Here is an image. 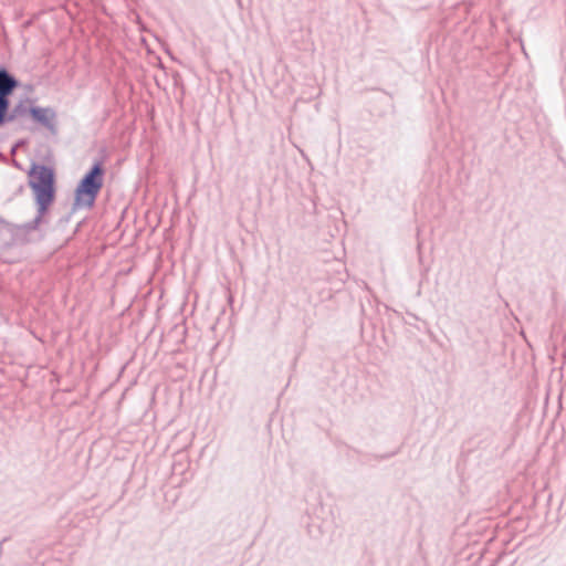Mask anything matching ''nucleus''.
<instances>
[{"mask_svg":"<svg viewBox=\"0 0 566 566\" xmlns=\"http://www.w3.org/2000/svg\"><path fill=\"white\" fill-rule=\"evenodd\" d=\"M106 169L102 159H96L78 180L74 189L72 212L80 209L91 210L104 186Z\"/></svg>","mask_w":566,"mask_h":566,"instance_id":"1","label":"nucleus"},{"mask_svg":"<svg viewBox=\"0 0 566 566\" xmlns=\"http://www.w3.org/2000/svg\"><path fill=\"white\" fill-rule=\"evenodd\" d=\"M29 187L33 196L56 195V175L53 167L32 163L29 170Z\"/></svg>","mask_w":566,"mask_h":566,"instance_id":"2","label":"nucleus"},{"mask_svg":"<svg viewBox=\"0 0 566 566\" xmlns=\"http://www.w3.org/2000/svg\"><path fill=\"white\" fill-rule=\"evenodd\" d=\"M30 118L39 126L45 128L50 135L56 136L59 134L57 113L53 107L31 105Z\"/></svg>","mask_w":566,"mask_h":566,"instance_id":"3","label":"nucleus"},{"mask_svg":"<svg viewBox=\"0 0 566 566\" xmlns=\"http://www.w3.org/2000/svg\"><path fill=\"white\" fill-rule=\"evenodd\" d=\"M41 227V223L38 221V219H32L28 222H24L22 224H15L14 231H13V239L22 244H28L34 242L33 238L31 237V233L34 231H39Z\"/></svg>","mask_w":566,"mask_h":566,"instance_id":"4","label":"nucleus"},{"mask_svg":"<svg viewBox=\"0 0 566 566\" xmlns=\"http://www.w3.org/2000/svg\"><path fill=\"white\" fill-rule=\"evenodd\" d=\"M21 86V82L17 78L7 66H0V95L11 96L17 88Z\"/></svg>","mask_w":566,"mask_h":566,"instance_id":"5","label":"nucleus"},{"mask_svg":"<svg viewBox=\"0 0 566 566\" xmlns=\"http://www.w3.org/2000/svg\"><path fill=\"white\" fill-rule=\"evenodd\" d=\"M55 198L56 195L33 196L34 206L36 208V214L34 219H38V221L41 224L48 223L46 216L50 213L51 207L53 206Z\"/></svg>","mask_w":566,"mask_h":566,"instance_id":"6","label":"nucleus"},{"mask_svg":"<svg viewBox=\"0 0 566 566\" xmlns=\"http://www.w3.org/2000/svg\"><path fill=\"white\" fill-rule=\"evenodd\" d=\"M10 106H11L10 97L0 95V127L10 123V116H9Z\"/></svg>","mask_w":566,"mask_h":566,"instance_id":"7","label":"nucleus"},{"mask_svg":"<svg viewBox=\"0 0 566 566\" xmlns=\"http://www.w3.org/2000/svg\"><path fill=\"white\" fill-rule=\"evenodd\" d=\"M29 115L31 117V106H27L23 101H20L9 112L10 123L15 120L20 116Z\"/></svg>","mask_w":566,"mask_h":566,"instance_id":"8","label":"nucleus"},{"mask_svg":"<svg viewBox=\"0 0 566 566\" xmlns=\"http://www.w3.org/2000/svg\"><path fill=\"white\" fill-rule=\"evenodd\" d=\"M307 532H308V535L314 538V539H318L322 535V526L321 524H317L315 522H312L311 524H308L307 526Z\"/></svg>","mask_w":566,"mask_h":566,"instance_id":"9","label":"nucleus"},{"mask_svg":"<svg viewBox=\"0 0 566 566\" xmlns=\"http://www.w3.org/2000/svg\"><path fill=\"white\" fill-rule=\"evenodd\" d=\"M0 223L4 226V228L13 235L15 223L7 221L4 218L0 216Z\"/></svg>","mask_w":566,"mask_h":566,"instance_id":"10","label":"nucleus"},{"mask_svg":"<svg viewBox=\"0 0 566 566\" xmlns=\"http://www.w3.org/2000/svg\"><path fill=\"white\" fill-rule=\"evenodd\" d=\"M516 422H517V416H514V418H513L514 429H513L512 437L510 439V443L507 444V447H511L513 444L515 436L517 434Z\"/></svg>","mask_w":566,"mask_h":566,"instance_id":"11","label":"nucleus"},{"mask_svg":"<svg viewBox=\"0 0 566 566\" xmlns=\"http://www.w3.org/2000/svg\"><path fill=\"white\" fill-rule=\"evenodd\" d=\"M395 454H396V452H391V453L384 454V455H374V458L377 459V460H385V459L391 458Z\"/></svg>","mask_w":566,"mask_h":566,"instance_id":"12","label":"nucleus"},{"mask_svg":"<svg viewBox=\"0 0 566 566\" xmlns=\"http://www.w3.org/2000/svg\"><path fill=\"white\" fill-rule=\"evenodd\" d=\"M490 23H491V25H492V27H494V25H495V20H494V18H492V17H491V19H490Z\"/></svg>","mask_w":566,"mask_h":566,"instance_id":"13","label":"nucleus"},{"mask_svg":"<svg viewBox=\"0 0 566 566\" xmlns=\"http://www.w3.org/2000/svg\"><path fill=\"white\" fill-rule=\"evenodd\" d=\"M6 541H8V538H7V537H3V539L0 542V547L2 546V544H3Z\"/></svg>","mask_w":566,"mask_h":566,"instance_id":"14","label":"nucleus"},{"mask_svg":"<svg viewBox=\"0 0 566 566\" xmlns=\"http://www.w3.org/2000/svg\"><path fill=\"white\" fill-rule=\"evenodd\" d=\"M489 566H495V559H492Z\"/></svg>","mask_w":566,"mask_h":566,"instance_id":"15","label":"nucleus"}]
</instances>
